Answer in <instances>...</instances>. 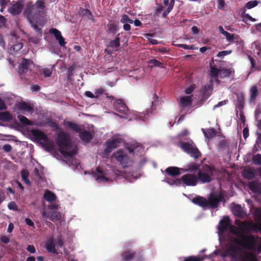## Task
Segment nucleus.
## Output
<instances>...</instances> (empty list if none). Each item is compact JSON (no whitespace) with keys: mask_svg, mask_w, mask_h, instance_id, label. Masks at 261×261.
Here are the masks:
<instances>
[{"mask_svg":"<svg viewBox=\"0 0 261 261\" xmlns=\"http://www.w3.org/2000/svg\"><path fill=\"white\" fill-rule=\"evenodd\" d=\"M46 248L48 252L57 253L55 243L53 239H49L45 245Z\"/></svg>","mask_w":261,"mask_h":261,"instance_id":"29","label":"nucleus"},{"mask_svg":"<svg viewBox=\"0 0 261 261\" xmlns=\"http://www.w3.org/2000/svg\"><path fill=\"white\" fill-rule=\"evenodd\" d=\"M232 71L231 69L222 68L220 70L219 76L221 79L229 76L231 74Z\"/></svg>","mask_w":261,"mask_h":261,"instance_id":"39","label":"nucleus"},{"mask_svg":"<svg viewBox=\"0 0 261 261\" xmlns=\"http://www.w3.org/2000/svg\"><path fill=\"white\" fill-rule=\"evenodd\" d=\"M43 198L48 202H53L56 200L57 197L54 193L48 190H46L44 193Z\"/></svg>","mask_w":261,"mask_h":261,"instance_id":"31","label":"nucleus"},{"mask_svg":"<svg viewBox=\"0 0 261 261\" xmlns=\"http://www.w3.org/2000/svg\"><path fill=\"white\" fill-rule=\"evenodd\" d=\"M253 163L255 165H261V154H257L252 158Z\"/></svg>","mask_w":261,"mask_h":261,"instance_id":"50","label":"nucleus"},{"mask_svg":"<svg viewBox=\"0 0 261 261\" xmlns=\"http://www.w3.org/2000/svg\"><path fill=\"white\" fill-rule=\"evenodd\" d=\"M177 46L178 47L182 48L185 49H194L193 45H189L185 44H177Z\"/></svg>","mask_w":261,"mask_h":261,"instance_id":"56","label":"nucleus"},{"mask_svg":"<svg viewBox=\"0 0 261 261\" xmlns=\"http://www.w3.org/2000/svg\"><path fill=\"white\" fill-rule=\"evenodd\" d=\"M231 232L239 237L233 239L232 242L234 244L252 251L255 250L256 237L254 235L243 234L238 230H231Z\"/></svg>","mask_w":261,"mask_h":261,"instance_id":"2","label":"nucleus"},{"mask_svg":"<svg viewBox=\"0 0 261 261\" xmlns=\"http://www.w3.org/2000/svg\"><path fill=\"white\" fill-rule=\"evenodd\" d=\"M232 212L233 214L238 217H242L245 214L243 208L239 204L234 205Z\"/></svg>","mask_w":261,"mask_h":261,"instance_id":"32","label":"nucleus"},{"mask_svg":"<svg viewBox=\"0 0 261 261\" xmlns=\"http://www.w3.org/2000/svg\"><path fill=\"white\" fill-rule=\"evenodd\" d=\"M61 214L57 211H51L50 216L49 220L53 222H56L60 220Z\"/></svg>","mask_w":261,"mask_h":261,"instance_id":"38","label":"nucleus"},{"mask_svg":"<svg viewBox=\"0 0 261 261\" xmlns=\"http://www.w3.org/2000/svg\"><path fill=\"white\" fill-rule=\"evenodd\" d=\"M205 170L208 172L211 175H213L214 172L215 170L214 167L206 165Z\"/></svg>","mask_w":261,"mask_h":261,"instance_id":"64","label":"nucleus"},{"mask_svg":"<svg viewBox=\"0 0 261 261\" xmlns=\"http://www.w3.org/2000/svg\"><path fill=\"white\" fill-rule=\"evenodd\" d=\"M23 47V44L21 42H19L16 43V44L13 45L11 47V50H13L14 51H18L20 50Z\"/></svg>","mask_w":261,"mask_h":261,"instance_id":"51","label":"nucleus"},{"mask_svg":"<svg viewBox=\"0 0 261 261\" xmlns=\"http://www.w3.org/2000/svg\"><path fill=\"white\" fill-rule=\"evenodd\" d=\"M24 6V1L18 0L14 4H11V6L9 8V12L13 16L20 14L23 9Z\"/></svg>","mask_w":261,"mask_h":261,"instance_id":"11","label":"nucleus"},{"mask_svg":"<svg viewBox=\"0 0 261 261\" xmlns=\"http://www.w3.org/2000/svg\"><path fill=\"white\" fill-rule=\"evenodd\" d=\"M17 117L20 123L22 124L25 125H31V122L26 117L19 115Z\"/></svg>","mask_w":261,"mask_h":261,"instance_id":"44","label":"nucleus"},{"mask_svg":"<svg viewBox=\"0 0 261 261\" xmlns=\"http://www.w3.org/2000/svg\"><path fill=\"white\" fill-rule=\"evenodd\" d=\"M224 36H225L226 39H227V41L230 43V42L232 41V37L233 36V34H230L229 33H228V32H226L224 35H223Z\"/></svg>","mask_w":261,"mask_h":261,"instance_id":"59","label":"nucleus"},{"mask_svg":"<svg viewBox=\"0 0 261 261\" xmlns=\"http://www.w3.org/2000/svg\"><path fill=\"white\" fill-rule=\"evenodd\" d=\"M8 207L9 210H13V211H16L17 210V206L15 202L11 201L10 202L8 205Z\"/></svg>","mask_w":261,"mask_h":261,"instance_id":"55","label":"nucleus"},{"mask_svg":"<svg viewBox=\"0 0 261 261\" xmlns=\"http://www.w3.org/2000/svg\"><path fill=\"white\" fill-rule=\"evenodd\" d=\"M202 130L205 137L208 139H211L216 135V131L214 128H208L206 130L202 129Z\"/></svg>","mask_w":261,"mask_h":261,"instance_id":"35","label":"nucleus"},{"mask_svg":"<svg viewBox=\"0 0 261 261\" xmlns=\"http://www.w3.org/2000/svg\"><path fill=\"white\" fill-rule=\"evenodd\" d=\"M56 143L60 152L65 158H72L76 154V148L72 146L70 136L66 132L62 131L58 134Z\"/></svg>","mask_w":261,"mask_h":261,"instance_id":"1","label":"nucleus"},{"mask_svg":"<svg viewBox=\"0 0 261 261\" xmlns=\"http://www.w3.org/2000/svg\"><path fill=\"white\" fill-rule=\"evenodd\" d=\"M49 126L53 128L54 130H57L59 128V126L57 123L56 122L50 120L48 122Z\"/></svg>","mask_w":261,"mask_h":261,"instance_id":"53","label":"nucleus"},{"mask_svg":"<svg viewBox=\"0 0 261 261\" xmlns=\"http://www.w3.org/2000/svg\"><path fill=\"white\" fill-rule=\"evenodd\" d=\"M214 64V59H212L211 62L210 63V66L211 68L210 75L211 77L214 78L216 80H218V75L220 74V69H217L215 65H213Z\"/></svg>","mask_w":261,"mask_h":261,"instance_id":"23","label":"nucleus"},{"mask_svg":"<svg viewBox=\"0 0 261 261\" xmlns=\"http://www.w3.org/2000/svg\"><path fill=\"white\" fill-rule=\"evenodd\" d=\"M228 228H230L231 232V230H237L234 226L231 224L229 217L227 216L224 217L220 221L218 229L220 232L223 233L226 231Z\"/></svg>","mask_w":261,"mask_h":261,"instance_id":"9","label":"nucleus"},{"mask_svg":"<svg viewBox=\"0 0 261 261\" xmlns=\"http://www.w3.org/2000/svg\"><path fill=\"white\" fill-rule=\"evenodd\" d=\"M149 64L152 67H159L162 68L163 67V63L156 59H152L149 61Z\"/></svg>","mask_w":261,"mask_h":261,"instance_id":"47","label":"nucleus"},{"mask_svg":"<svg viewBox=\"0 0 261 261\" xmlns=\"http://www.w3.org/2000/svg\"><path fill=\"white\" fill-rule=\"evenodd\" d=\"M235 224L239 225L241 233L245 232H257L258 224L253 222L244 221L240 222L239 220H236Z\"/></svg>","mask_w":261,"mask_h":261,"instance_id":"7","label":"nucleus"},{"mask_svg":"<svg viewBox=\"0 0 261 261\" xmlns=\"http://www.w3.org/2000/svg\"><path fill=\"white\" fill-rule=\"evenodd\" d=\"M213 89V85L212 83L202 87L201 91L202 92L204 98L206 99L210 96L212 94Z\"/></svg>","mask_w":261,"mask_h":261,"instance_id":"22","label":"nucleus"},{"mask_svg":"<svg viewBox=\"0 0 261 261\" xmlns=\"http://www.w3.org/2000/svg\"><path fill=\"white\" fill-rule=\"evenodd\" d=\"M19 108L20 110H25L28 112H32L33 111V108L25 102L20 103Z\"/></svg>","mask_w":261,"mask_h":261,"instance_id":"43","label":"nucleus"},{"mask_svg":"<svg viewBox=\"0 0 261 261\" xmlns=\"http://www.w3.org/2000/svg\"><path fill=\"white\" fill-rule=\"evenodd\" d=\"M120 22L122 23H133V20L129 18L127 15L123 14L122 16Z\"/></svg>","mask_w":261,"mask_h":261,"instance_id":"48","label":"nucleus"},{"mask_svg":"<svg viewBox=\"0 0 261 261\" xmlns=\"http://www.w3.org/2000/svg\"><path fill=\"white\" fill-rule=\"evenodd\" d=\"M192 103V98L190 96H184L180 98V105L181 107L190 106Z\"/></svg>","mask_w":261,"mask_h":261,"instance_id":"34","label":"nucleus"},{"mask_svg":"<svg viewBox=\"0 0 261 261\" xmlns=\"http://www.w3.org/2000/svg\"><path fill=\"white\" fill-rule=\"evenodd\" d=\"M257 89L255 86H252L250 89V93H251V99L252 100H254L257 95Z\"/></svg>","mask_w":261,"mask_h":261,"instance_id":"46","label":"nucleus"},{"mask_svg":"<svg viewBox=\"0 0 261 261\" xmlns=\"http://www.w3.org/2000/svg\"><path fill=\"white\" fill-rule=\"evenodd\" d=\"M80 14L82 16L87 17L92 21L94 20L92 12L89 9L81 8L80 10Z\"/></svg>","mask_w":261,"mask_h":261,"instance_id":"33","label":"nucleus"},{"mask_svg":"<svg viewBox=\"0 0 261 261\" xmlns=\"http://www.w3.org/2000/svg\"><path fill=\"white\" fill-rule=\"evenodd\" d=\"M10 0H0V5L2 7L1 10V12L3 11V9L6 8L7 5L8 4Z\"/></svg>","mask_w":261,"mask_h":261,"instance_id":"58","label":"nucleus"},{"mask_svg":"<svg viewBox=\"0 0 261 261\" xmlns=\"http://www.w3.org/2000/svg\"><path fill=\"white\" fill-rule=\"evenodd\" d=\"M180 147L183 150L187 153L190 154L192 157L195 159L198 158L201 155V153L199 150L194 147L192 144L189 142H179Z\"/></svg>","mask_w":261,"mask_h":261,"instance_id":"8","label":"nucleus"},{"mask_svg":"<svg viewBox=\"0 0 261 261\" xmlns=\"http://www.w3.org/2000/svg\"><path fill=\"white\" fill-rule=\"evenodd\" d=\"M114 109L117 112L125 115L127 117L129 113V110L126 104L122 99H118L113 104Z\"/></svg>","mask_w":261,"mask_h":261,"instance_id":"10","label":"nucleus"},{"mask_svg":"<svg viewBox=\"0 0 261 261\" xmlns=\"http://www.w3.org/2000/svg\"><path fill=\"white\" fill-rule=\"evenodd\" d=\"M146 38L149 40L150 42L153 45L158 44L159 43L158 41L156 39H150L149 37H152V34L148 33L146 35Z\"/></svg>","mask_w":261,"mask_h":261,"instance_id":"54","label":"nucleus"},{"mask_svg":"<svg viewBox=\"0 0 261 261\" xmlns=\"http://www.w3.org/2000/svg\"><path fill=\"white\" fill-rule=\"evenodd\" d=\"M26 249L29 252L32 254L35 253L36 251L35 246L32 245H29Z\"/></svg>","mask_w":261,"mask_h":261,"instance_id":"57","label":"nucleus"},{"mask_svg":"<svg viewBox=\"0 0 261 261\" xmlns=\"http://www.w3.org/2000/svg\"><path fill=\"white\" fill-rule=\"evenodd\" d=\"M199 167V165L196 163H192L187 166V168L186 169H184L181 168V170L184 171V172H194Z\"/></svg>","mask_w":261,"mask_h":261,"instance_id":"36","label":"nucleus"},{"mask_svg":"<svg viewBox=\"0 0 261 261\" xmlns=\"http://www.w3.org/2000/svg\"><path fill=\"white\" fill-rule=\"evenodd\" d=\"M96 171L97 173L96 180L98 182H107L108 181V178L105 177L103 171L99 167L96 168Z\"/></svg>","mask_w":261,"mask_h":261,"instance_id":"30","label":"nucleus"},{"mask_svg":"<svg viewBox=\"0 0 261 261\" xmlns=\"http://www.w3.org/2000/svg\"><path fill=\"white\" fill-rule=\"evenodd\" d=\"M80 139L86 143H89L93 137V135L89 130H83V129L79 133Z\"/></svg>","mask_w":261,"mask_h":261,"instance_id":"21","label":"nucleus"},{"mask_svg":"<svg viewBox=\"0 0 261 261\" xmlns=\"http://www.w3.org/2000/svg\"><path fill=\"white\" fill-rule=\"evenodd\" d=\"M119 35L120 34H118L115 40H112L110 42L109 45L108 46L109 47L118 48L120 46V38L119 37Z\"/></svg>","mask_w":261,"mask_h":261,"instance_id":"40","label":"nucleus"},{"mask_svg":"<svg viewBox=\"0 0 261 261\" xmlns=\"http://www.w3.org/2000/svg\"><path fill=\"white\" fill-rule=\"evenodd\" d=\"M33 62L29 59H23L20 65L19 73L21 75L27 73L29 71V67Z\"/></svg>","mask_w":261,"mask_h":261,"instance_id":"17","label":"nucleus"},{"mask_svg":"<svg viewBox=\"0 0 261 261\" xmlns=\"http://www.w3.org/2000/svg\"><path fill=\"white\" fill-rule=\"evenodd\" d=\"M228 100L227 99L220 101L218 103V104H217L214 106L213 109L215 110L219 107L226 105L228 103Z\"/></svg>","mask_w":261,"mask_h":261,"instance_id":"60","label":"nucleus"},{"mask_svg":"<svg viewBox=\"0 0 261 261\" xmlns=\"http://www.w3.org/2000/svg\"><path fill=\"white\" fill-rule=\"evenodd\" d=\"M67 124L68 128L72 131L76 133H80L83 129H84L83 126L82 125L77 124L73 122H67Z\"/></svg>","mask_w":261,"mask_h":261,"instance_id":"28","label":"nucleus"},{"mask_svg":"<svg viewBox=\"0 0 261 261\" xmlns=\"http://www.w3.org/2000/svg\"><path fill=\"white\" fill-rule=\"evenodd\" d=\"M248 187L249 189L254 193H261V185L255 181H252L249 183Z\"/></svg>","mask_w":261,"mask_h":261,"instance_id":"25","label":"nucleus"},{"mask_svg":"<svg viewBox=\"0 0 261 261\" xmlns=\"http://www.w3.org/2000/svg\"><path fill=\"white\" fill-rule=\"evenodd\" d=\"M224 200V196L220 192H211L207 198V208H217L221 201Z\"/></svg>","mask_w":261,"mask_h":261,"instance_id":"6","label":"nucleus"},{"mask_svg":"<svg viewBox=\"0 0 261 261\" xmlns=\"http://www.w3.org/2000/svg\"><path fill=\"white\" fill-rule=\"evenodd\" d=\"M242 173L245 178L251 180L257 176L258 172L257 169H255L254 168L249 167L244 168Z\"/></svg>","mask_w":261,"mask_h":261,"instance_id":"13","label":"nucleus"},{"mask_svg":"<svg viewBox=\"0 0 261 261\" xmlns=\"http://www.w3.org/2000/svg\"><path fill=\"white\" fill-rule=\"evenodd\" d=\"M113 156L124 167L126 166L128 156L127 154L123 153L122 151L119 150L114 152Z\"/></svg>","mask_w":261,"mask_h":261,"instance_id":"14","label":"nucleus"},{"mask_svg":"<svg viewBox=\"0 0 261 261\" xmlns=\"http://www.w3.org/2000/svg\"><path fill=\"white\" fill-rule=\"evenodd\" d=\"M12 119V115L8 112H0V120L8 121Z\"/></svg>","mask_w":261,"mask_h":261,"instance_id":"37","label":"nucleus"},{"mask_svg":"<svg viewBox=\"0 0 261 261\" xmlns=\"http://www.w3.org/2000/svg\"><path fill=\"white\" fill-rule=\"evenodd\" d=\"M21 175L23 181L27 185H30V181L29 179V173L27 170H22L21 172Z\"/></svg>","mask_w":261,"mask_h":261,"instance_id":"41","label":"nucleus"},{"mask_svg":"<svg viewBox=\"0 0 261 261\" xmlns=\"http://www.w3.org/2000/svg\"><path fill=\"white\" fill-rule=\"evenodd\" d=\"M108 32L114 34L117 30V25L115 23H110L108 24Z\"/></svg>","mask_w":261,"mask_h":261,"instance_id":"49","label":"nucleus"},{"mask_svg":"<svg viewBox=\"0 0 261 261\" xmlns=\"http://www.w3.org/2000/svg\"><path fill=\"white\" fill-rule=\"evenodd\" d=\"M255 220L258 223H261V208H256L253 214Z\"/></svg>","mask_w":261,"mask_h":261,"instance_id":"42","label":"nucleus"},{"mask_svg":"<svg viewBox=\"0 0 261 261\" xmlns=\"http://www.w3.org/2000/svg\"><path fill=\"white\" fill-rule=\"evenodd\" d=\"M45 8V3L43 0H37L35 4L30 5L24 11V14L27 17H38L40 13Z\"/></svg>","mask_w":261,"mask_h":261,"instance_id":"4","label":"nucleus"},{"mask_svg":"<svg viewBox=\"0 0 261 261\" xmlns=\"http://www.w3.org/2000/svg\"><path fill=\"white\" fill-rule=\"evenodd\" d=\"M182 182L188 186H195L197 184L198 178L193 174H186L182 176Z\"/></svg>","mask_w":261,"mask_h":261,"instance_id":"12","label":"nucleus"},{"mask_svg":"<svg viewBox=\"0 0 261 261\" xmlns=\"http://www.w3.org/2000/svg\"><path fill=\"white\" fill-rule=\"evenodd\" d=\"M238 259L242 261H258L256 255L251 252H245L243 254H240Z\"/></svg>","mask_w":261,"mask_h":261,"instance_id":"19","label":"nucleus"},{"mask_svg":"<svg viewBox=\"0 0 261 261\" xmlns=\"http://www.w3.org/2000/svg\"><path fill=\"white\" fill-rule=\"evenodd\" d=\"M241 250V248L239 245H231L229 248L227 250L226 253L227 255L231 256L232 259L238 260L240 255L238 252Z\"/></svg>","mask_w":261,"mask_h":261,"instance_id":"16","label":"nucleus"},{"mask_svg":"<svg viewBox=\"0 0 261 261\" xmlns=\"http://www.w3.org/2000/svg\"><path fill=\"white\" fill-rule=\"evenodd\" d=\"M120 142L118 139H114L111 141H107L106 143V148L105 150L107 153L111 152L113 149L117 148Z\"/></svg>","mask_w":261,"mask_h":261,"instance_id":"20","label":"nucleus"},{"mask_svg":"<svg viewBox=\"0 0 261 261\" xmlns=\"http://www.w3.org/2000/svg\"><path fill=\"white\" fill-rule=\"evenodd\" d=\"M258 4L257 1H249L246 4V7L248 9H251L256 6Z\"/></svg>","mask_w":261,"mask_h":261,"instance_id":"52","label":"nucleus"},{"mask_svg":"<svg viewBox=\"0 0 261 261\" xmlns=\"http://www.w3.org/2000/svg\"><path fill=\"white\" fill-rule=\"evenodd\" d=\"M49 32L53 34L58 41L60 46L64 47L66 44V42L65 41V39L62 36L61 33L60 31L55 28H51L49 30Z\"/></svg>","mask_w":261,"mask_h":261,"instance_id":"15","label":"nucleus"},{"mask_svg":"<svg viewBox=\"0 0 261 261\" xmlns=\"http://www.w3.org/2000/svg\"><path fill=\"white\" fill-rule=\"evenodd\" d=\"M29 22H30L31 27L34 29L36 33L39 35L40 36H42V29L38 27L37 24L36 23V19L38 17H32L29 18L27 17Z\"/></svg>","mask_w":261,"mask_h":261,"instance_id":"24","label":"nucleus"},{"mask_svg":"<svg viewBox=\"0 0 261 261\" xmlns=\"http://www.w3.org/2000/svg\"><path fill=\"white\" fill-rule=\"evenodd\" d=\"M0 240L2 242L5 244H8L10 242L9 238L6 236H2L0 238Z\"/></svg>","mask_w":261,"mask_h":261,"instance_id":"63","label":"nucleus"},{"mask_svg":"<svg viewBox=\"0 0 261 261\" xmlns=\"http://www.w3.org/2000/svg\"><path fill=\"white\" fill-rule=\"evenodd\" d=\"M192 202L196 205H197L204 210L207 208V199L202 196H197L192 199Z\"/></svg>","mask_w":261,"mask_h":261,"instance_id":"18","label":"nucleus"},{"mask_svg":"<svg viewBox=\"0 0 261 261\" xmlns=\"http://www.w3.org/2000/svg\"><path fill=\"white\" fill-rule=\"evenodd\" d=\"M231 53V50L229 51H221L218 53L217 56L218 57H223L226 55L230 54Z\"/></svg>","mask_w":261,"mask_h":261,"instance_id":"62","label":"nucleus"},{"mask_svg":"<svg viewBox=\"0 0 261 261\" xmlns=\"http://www.w3.org/2000/svg\"><path fill=\"white\" fill-rule=\"evenodd\" d=\"M243 42V40L238 35L233 34L232 41L230 42V44L236 43V44H240Z\"/></svg>","mask_w":261,"mask_h":261,"instance_id":"45","label":"nucleus"},{"mask_svg":"<svg viewBox=\"0 0 261 261\" xmlns=\"http://www.w3.org/2000/svg\"><path fill=\"white\" fill-rule=\"evenodd\" d=\"M42 73L44 76L48 77L51 74V70L50 69L45 68L42 70Z\"/></svg>","mask_w":261,"mask_h":261,"instance_id":"61","label":"nucleus"},{"mask_svg":"<svg viewBox=\"0 0 261 261\" xmlns=\"http://www.w3.org/2000/svg\"><path fill=\"white\" fill-rule=\"evenodd\" d=\"M31 134L35 140L40 144L45 150L50 151L54 149L53 144L49 143V140L46 135L42 131L35 129L31 130Z\"/></svg>","mask_w":261,"mask_h":261,"instance_id":"3","label":"nucleus"},{"mask_svg":"<svg viewBox=\"0 0 261 261\" xmlns=\"http://www.w3.org/2000/svg\"><path fill=\"white\" fill-rule=\"evenodd\" d=\"M121 256L123 261H131L133 259H135L136 261H142L144 259L142 251H134L129 249L122 252Z\"/></svg>","mask_w":261,"mask_h":261,"instance_id":"5","label":"nucleus"},{"mask_svg":"<svg viewBox=\"0 0 261 261\" xmlns=\"http://www.w3.org/2000/svg\"><path fill=\"white\" fill-rule=\"evenodd\" d=\"M180 170L177 167H169L166 169L165 172L168 175L176 176L180 174Z\"/></svg>","mask_w":261,"mask_h":261,"instance_id":"27","label":"nucleus"},{"mask_svg":"<svg viewBox=\"0 0 261 261\" xmlns=\"http://www.w3.org/2000/svg\"><path fill=\"white\" fill-rule=\"evenodd\" d=\"M198 179H199L201 182L202 183H207L210 182L212 178L208 174L203 172L199 170L198 172Z\"/></svg>","mask_w":261,"mask_h":261,"instance_id":"26","label":"nucleus"}]
</instances>
